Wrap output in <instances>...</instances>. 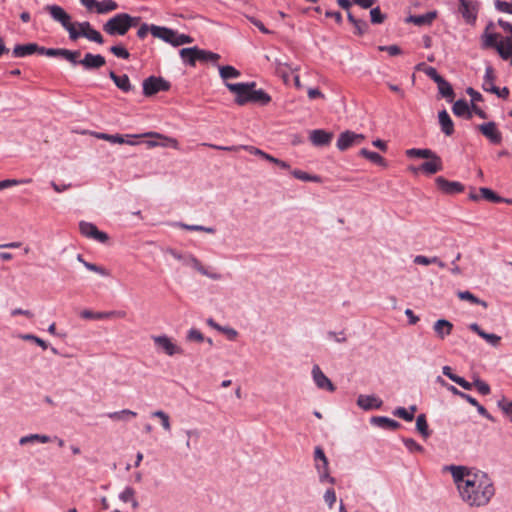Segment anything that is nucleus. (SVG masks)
Listing matches in <instances>:
<instances>
[{
	"instance_id": "obj_1",
	"label": "nucleus",
	"mask_w": 512,
	"mask_h": 512,
	"mask_svg": "<svg viewBox=\"0 0 512 512\" xmlns=\"http://www.w3.org/2000/svg\"><path fill=\"white\" fill-rule=\"evenodd\" d=\"M462 500L469 506L481 507L487 505L495 494L491 478L482 471H477L466 484L459 485Z\"/></svg>"
},
{
	"instance_id": "obj_2",
	"label": "nucleus",
	"mask_w": 512,
	"mask_h": 512,
	"mask_svg": "<svg viewBox=\"0 0 512 512\" xmlns=\"http://www.w3.org/2000/svg\"><path fill=\"white\" fill-rule=\"evenodd\" d=\"M226 87L234 94V101L240 106L250 103L264 106L271 101V97L263 89H256L255 82L226 83Z\"/></svg>"
},
{
	"instance_id": "obj_3",
	"label": "nucleus",
	"mask_w": 512,
	"mask_h": 512,
	"mask_svg": "<svg viewBox=\"0 0 512 512\" xmlns=\"http://www.w3.org/2000/svg\"><path fill=\"white\" fill-rule=\"evenodd\" d=\"M139 17H131L127 13H120L110 18L103 26V30L109 35H125L127 31L136 26Z\"/></svg>"
},
{
	"instance_id": "obj_4",
	"label": "nucleus",
	"mask_w": 512,
	"mask_h": 512,
	"mask_svg": "<svg viewBox=\"0 0 512 512\" xmlns=\"http://www.w3.org/2000/svg\"><path fill=\"white\" fill-rule=\"evenodd\" d=\"M150 32L155 38H159L176 47L184 44H189L193 41V39L189 35L179 34L178 32L172 29L157 25H151Z\"/></svg>"
},
{
	"instance_id": "obj_5",
	"label": "nucleus",
	"mask_w": 512,
	"mask_h": 512,
	"mask_svg": "<svg viewBox=\"0 0 512 512\" xmlns=\"http://www.w3.org/2000/svg\"><path fill=\"white\" fill-rule=\"evenodd\" d=\"M168 252L176 260L181 261L184 265L190 266L198 271L201 275L206 276L212 280H220L222 275L217 272H211L203 266V264L192 254H181L174 249H169Z\"/></svg>"
},
{
	"instance_id": "obj_6",
	"label": "nucleus",
	"mask_w": 512,
	"mask_h": 512,
	"mask_svg": "<svg viewBox=\"0 0 512 512\" xmlns=\"http://www.w3.org/2000/svg\"><path fill=\"white\" fill-rule=\"evenodd\" d=\"M45 9L49 12L51 18L60 23L68 32L69 39L76 36L77 22H72L71 15L64 8L59 5H47Z\"/></svg>"
},
{
	"instance_id": "obj_7",
	"label": "nucleus",
	"mask_w": 512,
	"mask_h": 512,
	"mask_svg": "<svg viewBox=\"0 0 512 512\" xmlns=\"http://www.w3.org/2000/svg\"><path fill=\"white\" fill-rule=\"evenodd\" d=\"M80 37H84L98 44L104 43V38L101 33L94 29L88 21L77 22L76 36L71 37L70 40L76 41Z\"/></svg>"
},
{
	"instance_id": "obj_8",
	"label": "nucleus",
	"mask_w": 512,
	"mask_h": 512,
	"mask_svg": "<svg viewBox=\"0 0 512 512\" xmlns=\"http://www.w3.org/2000/svg\"><path fill=\"white\" fill-rule=\"evenodd\" d=\"M79 230L83 236L93 239L99 243H106L109 239L107 233L98 230L96 225L90 222L81 221L79 223Z\"/></svg>"
},
{
	"instance_id": "obj_9",
	"label": "nucleus",
	"mask_w": 512,
	"mask_h": 512,
	"mask_svg": "<svg viewBox=\"0 0 512 512\" xmlns=\"http://www.w3.org/2000/svg\"><path fill=\"white\" fill-rule=\"evenodd\" d=\"M169 87V83L163 78L151 76L143 82V93L146 96H151L160 91H166Z\"/></svg>"
},
{
	"instance_id": "obj_10",
	"label": "nucleus",
	"mask_w": 512,
	"mask_h": 512,
	"mask_svg": "<svg viewBox=\"0 0 512 512\" xmlns=\"http://www.w3.org/2000/svg\"><path fill=\"white\" fill-rule=\"evenodd\" d=\"M437 188L444 194L454 195L464 191V185L458 181H449L443 176L435 179Z\"/></svg>"
},
{
	"instance_id": "obj_11",
	"label": "nucleus",
	"mask_w": 512,
	"mask_h": 512,
	"mask_svg": "<svg viewBox=\"0 0 512 512\" xmlns=\"http://www.w3.org/2000/svg\"><path fill=\"white\" fill-rule=\"evenodd\" d=\"M415 173L422 171L427 175H432L443 170V163L441 158L434 153L426 162L422 163L419 168H411Z\"/></svg>"
},
{
	"instance_id": "obj_12",
	"label": "nucleus",
	"mask_w": 512,
	"mask_h": 512,
	"mask_svg": "<svg viewBox=\"0 0 512 512\" xmlns=\"http://www.w3.org/2000/svg\"><path fill=\"white\" fill-rule=\"evenodd\" d=\"M81 318L88 320H104L111 318H125L126 312L121 310H113L106 312H93L91 310H83L80 313Z\"/></svg>"
},
{
	"instance_id": "obj_13",
	"label": "nucleus",
	"mask_w": 512,
	"mask_h": 512,
	"mask_svg": "<svg viewBox=\"0 0 512 512\" xmlns=\"http://www.w3.org/2000/svg\"><path fill=\"white\" fill-rule=\"evenodd\" d=\"M153 341L159 349H162L169 356L183 353L182 348L173 343L166 335L154 336Z\"/></svg>"
},
{
	"instance_id": "obj_14",
	"label": "nucleus",
	"mask_w": 512,
	"mask_h": 512,
	"mask_svg": "<svg viewBox=\"0 0 512 512\" xmlns=\"http://www.w3.org/2000/svg\"><path fill=\"white\" fill-rule=\"evenodd\" d=\"M459 11L468 24H474L477 18L478 4L471 0L460 1Z\"/></svg>"
},
{
	"instance_id": "obj_15",
	"label": "nucleus",
	"mask_w": 512,
	"mask_h": 512,
	"mask_svg": "<svg viewBox=\"0 0 512 512\" xmlns=\"http://www.w3.org/2000/svg\"><path fill=\"white\" fill-rule=\"evenodd\" d=\"M313 381L319 389L334 391V385L331 380L323 373L318 365L312 368Z\"/></svg>"
},
{
	"instance_id": "obj_16",
	"label": "nucleus",
	"mask_w": 512,
	"mask_h": 512,
	"mask_svg": "<svg viewBox=\"0 0 512 512\" xmlns=\"http://www.w3.org/2000/svg\"><path fill=\"white\" fill-rule=\"evenodd\" d=\"M357 405L365 411L380 409L383 401L375 395H359Z\"/></svg>"
},
{
	"instance_id": "obj_17",
	"label": "nucleus",
	"mask_w": 512,
	"mask_h": 512,
	"mask_svg": "<svg viewBox=\"0 0 512 512\" xmlns=\"http://www.w3.org/2000/svg\"><path fill=\"white\" fill-rule=\"evenodd\" d=\"M106 63L105 58L100 54L86 53L84 58L79 61L86 70L98 69Z\"/></svg>"
},
{
	"instance_id": "obj_18",
	"label": "nucleus",
	"mask_w": 512,
	"mask_h": 512,
	"mask_svg": "<svg viewBox=\"0 0 512 512\" xmlns=\"http://www.w3.org/2000/svg\"><path fill=\"white\" fill-rule=\"evenodd\" d=\"M450 470L458 489L459 485L466 484V480L471 479L473 474H475V472L464 466H451Z\"/></svg>"
},
{
	"instance_id": "obj_19",
	"label": "nucleus",
	"mask_w": 512,
	"mask_h": 512,
	"mask_svg": "<svg viewBox=\"0 0 512 512\" xmlns=\"http://www.w3.org/2000/svg\"><path fill=\"white\" fill-rule=\"evenodd\" d=\"M493 26L492 23L487 25L484 33L481 36V47L482 49L495 48L497 50V45L499 40L501 39L500 35L494 32H490V28Z\"/></svg>"
},
{
	"instance_id": "obj_20",
	"label": "nucleus",
	"mask_w": 512,
	"mask_h": 512,
	"mask_svg": "<svg viewBox=\"0 0 512 512\" xmlns=\"http://www.w3.org/2000/svg\"><path fill=\"white\" fill-rule=\"evenodd\" d=\"M370 423L384 430H397L401 426L396 420L385 416H372Z\"/></svg>"
},
{
	"instance_id": "obj_21",
	"label": "nucleus",
	"mask_w": 512,
	"mask_h": 512,
	"mask_svg": "<svg viewBox=\"0 0 512 512\" xmlns=\"http://www.w3.org/2000/svg\"><path fill=\"white\" fill-rule=\"evenodd\" d=\"M433 329L438 338L444 339L450 335L453 330V324L445 319H439L434 323Z\"/></svg>"
},
{
	"instance_id": "obj_22",
	"label": "nucleus",
	"mask_w": 512,
	"mask_h": 512,
	"mask_svg": "<svg viewBox=\"0 0 512 512\" xmlns=\"http://www.w3.org/2000/svg\"><path fill=\"white\" fill-rule=\"evenodd\" d=\"M497 52L504 60H508L512 57V36L501 37L497 45Z\"/></svg>"
},
{
	"instance_id": "obj_23",
	"label": "nucleus",
	"mask_w": 512,
	"mask_h": 512,
	"mask_svg": "<svg viewBox=\"0 0 512 512\" xmlns=\"http://www.w3.org/2000/svg\"><path fill=\"white\" fill-rule=\"evenodd\" d=\"M40 46L36 43H28L23 45H16L13 49V55L18 58L32 55L33 53H39Z\"/></svg>"
},
{
	"instance_id": "obj_24",
	"label": "nucleus",
	"mask_w": 512,
	"mask_h": 512,
	"mask_svg": "<svg viewBox=\"0 0 512 512\" xmlns=\"http://www.w3.org/2000/svg\"><path fill=\"white\" fill-rule=\"evenodd\" d=\"M152 139L147 141L149 147L154 146H164V147H174L177 146V141L173 138L164 137L160 134H150Z\"/></svg>"
},
{
	"instance_id": "obj_25",
	"label": "nucleus",
	"mask_w": 512,
	"mask_h": 512,
	"mask_svg": "<svg viewBox=\"0 0 512 512\" xmlns=\"http://www.w3.org/2000/svg\"><path fill=\"white\" fill-rule=\"evenodd\" d=\"M332 139V133L326 130H312L310 140L316 146H323L328 144Z\"/></svg>"
},
{
	"instance_id": "obj_26",
	"label": "nucleus",
	"mask_w": 512,
	"mask_h": 512,
	"mask_svg": "<svg viewBox=\"0 0 512 512\" xmlns=\"http://www.w3.org/2000/svg\"><path fill=\"white\" fill-rule=\"evenodd\" d=\"M453 113L456 116L463 117V118H471L472 117V111L470 109V106L468 102L464 99L457 100L453 105Z\"/></svg>"
},
{
	"instance_id": "obj_27",
	"label": "nucleus",
	"mask_w": 512,
	"mask_h": 512,
	"mask_svg": "<svg viewBox=\"0 0 512 512\" xmlns=\"http://www.w3.org/2000/svg\"><path fill=\"white\" fill-rule=\"evenodd\" d=\"M436 18V12H428L423 15H411L408 17L407 21L411 22L417 26L430 25L433 20Z\"/></svg>"
},
{
	"instance_id": "obj_28",
	"label": "nucleus",
	"mask_w": 512,
	"mask_h": 512,
	"mask_svg": "<svg viewBox=\"0 0 512 512\" xmlns=\"http://www.w3.org/2000/svg\"><path fill=\"white\" fill-rule=\"evenodd\" d=\"M328 466V460L322 462H315V468L319 474V480L321 483H334V478L331 477L329 474Z\"/></svg>"
},
{
	"instance_id": "obj_29",
	"label": "nucleus",
	"mask_w": 512,
	"mask_h": 512,
	"mask_svg": "<svg viewBox=\"0 0 512 512\" xmlns=\"http://www.w3.org/2000/svg\"><path fill=\"white\" fill-rule=\"evenodd\" d=\"M358 154L360 156L364 157L365 159L369 160L373 164H376V165L381 166V167H386L387 166V163H386L385 159L380 154H378L377 152L370 151V150H368L366 148H362V149H360Z\"/></svg>"
},
{
	"instance_id": "obj_30",
	"label": "nucleus",
	"mask_w": 512,
	"mask_h": 512,
	"mask_svg": "<svg viewBox=\"0 0 512 512\" xmlns=\"http://www.w3.org/2000/svg\"><path fill=\"white\" fill-rule=\"evenodd\" d=\"M110 78L113 80L115 85L124 92H128L131 90V84L129 77L125 74L117 75L115 72L111 71L109 73Z\"/></svg>"
},
{
	"instance_id": "obj_31",
	"label": "nucleus",
	"mask_w": 512,
	"mask_h": 512,
	"mask_svg": "<svg viewBox=\"0 0 512 512\" xmlns=\"http://www.w3.org/2000/svg\"><path fill=\"white\" fill-rule=\"evenodd\" d=\"M463 399L470 403L472 406L476 407L478 413L488 419L491 422H495V418L487 411V409L481 405L474 397L469 394L463 396Z\"/></svg>"
},
{
	"instance_id": "obj_32",
	"label": "nucleus",
	"mask_w": 512,
	"mask_h": 512,
	"mask_svg": "<svg viewBox=\"0 0 512 512\" xmlns=\"http://www.w3.org/2000/svg\"><path fill=\"white\" fill-rule=\"evenodd\" d=\"M219 74L220 77L225 81V84L228 83L227 81L229 79H236L241 75L239 70L230 65L219 66Z\"/></svg>"
},
{
	"instance_id": "obj_33",
	"label": "nucleus",
	"mask_w": 512,
	"mask_h": 512,
	"mask_svg": "<svg viewBox=\"0 0 512 512\" xmlns=\"http://www.w3.org/2000/svg\"><path fill=\"white\" fill-rule=\"evenodd\" d=\"M50 441H52V438L50 436H48V435L29 434V435L21 437L20 440H19V444L20 445H26L28 443H34V442L48 443Z\"/></svg>"
},
{
	"instance_id": "obj_34",
	"label": "nucleus",
	"mask_w": 512,
	"mask_h": 512,
	"mask_svg": "<svg viewBox=\"0 0 512 512\" xmlns=\"http://www.w3.org/2000/svg\"><path fill=\"white\" fill-rule=\"evenodd\" d=\"M416 430L427 439L431 435L425 414H420L416 418Z\"/></svg>"
},
{
	"instance_id": "obj_35",
	"label": "nucleus",
	"mask_w": 512,
	"mask_h": 512,
	"mask_svg": "<svg viewBox=\"0 0 512 512\" xmlns=\"http://www.w3.org/2000/svg\"><path fill=\"white\" fill-rule=\"evenodd\" d=\"M180 57L183 62L194 66L197 61L196 47L183 48L180 50Z\"/></svg>"
},
{
	"instance_id": "obj_36",
	"label": "nucleus",
	"mask_w": 512,
	"mask_h": 512,
	"mask_svg": "<svg viewBox=\"0 0 512 512\" xmlns=\"http://www.w3.org/2000/svg\"><path fill=\"white\" fill-rule=\"evenodd\" d=\"M409 410L408 411L406 408L404 407H398L396 408L394 411H393V414L399 418H402L403 420L405 421H412L414 419V413L416 412L417 410V407L416 405H411L409 407Z\"/></svg>"
},
{
	"instance_id": "obj_37",
	"label": "nucleus",
	"mask_w": 512,
	"mask_h": 512,
	"mask_svg": "<svg viewBox=\"0 0 512 512\" xmlns=\"http://www.w3.org/2000/svg\"><path fill=\"white\" fill-rule=\"evenodd\" d=\"M435 152L430 149L411 148L405 151L408 158H424L429 159Z\"/></svg>"
},
{
	"instance_id": "obj_38",
	"label": "nucleus",
	"mask_w": 512,
	"mask_h": 512,
	"mask_svg": "<svg viewBox=\"0 0 512 512\" xmlns=\"http://www.w3.org/2000/svg\"><path fill=\"white\" fill-rule=\"evenodd\" d=\"M483 88L486 91L493 92L500 98H506L509 95V89L504 87L502 89L496 87L491 79H486L483 83Z\"/></svg>"
},
{
	"instance_id": "obj_39",
	"label": "nucleus",
	"mask_w": 512,
	"mask_h": 512,
	"mask_svg": "<svg viewBox=\"0 0 512 512\" xmlns=\"http://www.w3.org/2000/svg\"><path fill=\"white\" fill-rule=\"evenodd\" d=\"M291 174L293 177H295L298 180L305 181V182H316L320 183L322 181L321 177L318 175H312L307 172H304L299 169L291 170Z\"/></svg>"
},
{
	"instance_id": "obj_40",
	"label": "nucleus",
	"mask_w": 512,
	"mask_h": 512,
	"mask_svg": "<svg viewBox=\"0 0 512 512\" xmlns=\"http://www.w3.org/2000/svg\"><path fill=\"white\" fill-rule=\"evenodd\" d=\"M118 8V4L114 0H102L98 1L96 11L98 14H106L115 11Z\"/></svg>"
},
{
	"instance_id": "obj_41",
	"label": "nucleus",
	"mask_w": 512,
	"mask_h": 512,
	"mask_svg": "<svg viewBox=\"0 0 512 512\" xmlns=\"http://www.w3.org/2000/svg\"><path fill=\"white\" fill-rule=\"evenodd\" d=\"M136 416H137V413L132 410H129V409H123L121 411L107 413V417H109L112 420H117V421L128 420L129 417L134 418Z\"/></svg>"
},
{
	"instance_id": "obj_42",
	"label": "nucleus",
	"mask_w": 512,
	"mask_h": 512,
	"mask_svg": "<svg viewBox=\"0 0 512 512\" xmlns=\"http://www.w3.org/2000/svg\"><path fill=\"white\" fill-rule=\"evenodd\" d=\"M457 296L461 299V300H467L469 302H471L472 304H477V305H481L483 306L484 308H487L488 304L487 302H485L484 300H481L479 298H477L474 294H472L470 291H459L457 293Z\"/></svg>"
},
{
	"instance_id": "obj_43",
	"label": "nucleus",
	"mask_w": 512,
	"mask_h": 512,
	"mask_svg": "<svg viewBox=\"0 0 512 512\" xmlns=\"http://www.w3.org/2000/svg\"><path fill=\"white\" fill-rule=\"evenodd\" d=\"M479 192L481 194V198L493 202V203H500L503 202L504 199L497 195L494 191H492L489 188L482 187L479 189Z\"/></svg>"
},
{
	"instance_id": "obj_44",
	"label": "nucleus",
	"mask_w": 512,
	"mask_h": 512,
	"mask_svg": "<svg viewBox=\"0 0 512 512\" xmlns=\"http://www.w3.org/2000/svg\"><path fill=\"white\" fill-rule=\"evenodd\" d=\"M197 61H217L220 58L219 54L202 50L196 47Z\"/></svg>"
},
{
	"instance_id": "obj_45",
	"label": "nucleus",
	"mask_w": 512,
	"mask_h": 512,
	"mask_svg": "<svg viewBox=\"0 0 512 512\" xmlns=\"http://www.w3.org/2000/svg\"><path fill=\"white\" fill-rule=\"evenodd\" d=\"M352 145V133L350 132V130H346L345 132H343L338 141H337V146L340 150H345L347 149L348 147H350Z\"/></svg>"
},
{
	"instance_id": "obj_46",
	"label": "nucleus",
	"mask_w": 512,
	"mask_h": 512,
	"mask_svg": "<svg viewBox=\"0 0 512 512\" xmlns=\"http://www.w3.org/2000/svg\"><path fill=\"white\" fill-rule=\"evenodd\" d=\"M437 86H438V90H439V93L445 97V98H450L453 96V89H452V86L444 79L442 78L438 83H437Z\"/></svg>"
},
{
	"instance_id": "obj_47",
	"label": "nucleus",
	"mask_w": 512,
	"mask_h": 512,
	"mask_svg": "<svg viewBox=\"0 0 512 512\" xmlns=\"http://www.w3.org/2000/svg\"><path fill=\"white\" fill-rule=\"evenodd\" d=\"M31 182H32L31 178H26V179H5V180L0 181V186H1V190H3V189H6V188H9V187H12V186L28 184V183H31Z\"/></svg>"
},
{
	"instance_id": "obj_48",
	"label": "nucleus",
	"mask_w": 512,
	"mask_h": 512,
	"mask_svg": "<svg viewBox=\"0 0 512 512\" xmlns=\"http://www.w3.org/2000/svg\"><path fill=\"white\" fill-rule=\"evenodd\" d=\"M83 265L86 269H88L89 271H92V272H95L103 277H108L110 276V272L102 267V266H98L94 263H90V262H87V261H83Z\"/></svg>"
},
{
	"instance_id": "obj_49",
	"label": "nucleus",
	"mask_w": 512,
	"mask_h": 512,
	"mask_svg": "<svg viewBox=\"0 0 512 512\" xmlns=\"http://www.w3.org/2000/svg\"><path fill=\"white\" fill-rule=\"evenodd\" d=\"M180 227L185 229V230L201 231V232H206L208 234H214L216 232L215 228H213V227H206V226H202V225H189V224L181 223Z\"/></svg>"
},
{
	"instance_id": "obj_50",
	"label": "nucleus",
	"mask_w": 512,
	"mask_h": 512,
	"mask_svg": "<svg viewBox=\"0 0 512 512\" xmlns=\"http://www.w3.org/2000/svg\"><path fill=\"white\" fill-rule=\"evenodd\" d=\"M482 134L493 144H499L502 136L500 130H480Z\"/></svg>"
},
{
	"instance_id": "obj_51",
	"label": "nucleus",
	"mask_w": 512,
	"mask_h": 512,
	"mask_svg": "<svg viewBox=\"0 0 512 512\" xmlns=\"http://www.w3.org/2000/svg\"><path fill=\"white\" fill-rule=\"evenodd\" d=\"M79 56H80L79 51H71V50L64 49V48H63L62 54H61V57H63L64 59H66L73 65L79 64V61H80V60H78Z\"/></svg>"
},
{
	"instance_id": "obj_52",
	"label": "nucleus",
	"mask_w": 512,
	"mask_h": 512,
	"mask_svg": "<svg viewBox=\"0 0 512 512\" xmlns=\"http://www.w3.org/2000/svg\"><path fill=\"white\" fill-rule=\"evenodd\" d=\"M152 416L157 417L161 420V424H162V427L164 428V430H166V431L171 430L170 418H169L168 414H166L164 411H162V410L155 411L152 413Z\"/></svg>"
},
{
	"instance_id": "obj_53",
	"label": "nucleus",
	"mask_w": 512,
	"mask_h": 512,
	"mask_svg": "<svg viewBox=\"0 0 512 512\" xmlns=\"http://www.w3.org/2000/svg\"><path fill=\"white\" fill-rule=\"evenodd\" d=\"M19 338L25 341H32L39 345L43 350H46L48 348V344L41 338L37 337L33 334H20Z\"/></svg>"
},
{
	"instance_id": "obj_54",
	"label": "nucleus",
	"mask_w": 512,
	"mask_h": 512,
	"mask_svg": "<svg viewBox=\"0 0 512 512\" xmlns=\"http://www.w3.org/2000/svg\"><path fill=\"white\" fill-rule=\"evenodd\" d=\"M370 20L373 24H381L385 20V15L382 14L379 7H375L370 10Z\"/></svg>"
},
{
	"instance_id": "obj_55",
	"label": "nucleus",
	"mask_w": 512,
	"mask_h": 512,
	"mask_svg": "<svg viewBox=\"0 0 512 512\" xmlns=\"http://www.w3.org/2000/svg\"><path fill=\"white\" fill-rule=\"evenodd\" d=\"M403 443L410 452L424 451V448L412 438H403Z\"/></svg>"
},
{
	"instance_id": "obj_56",
	"label": "nucleus",
	"mask_w": 512,
	"mask_h": 512,
	"mask_svg": "<svg viewBox=\"0 0 512 512\" xmlns=\"http://www.w3.org/2000/svg\"><path fill=\"white\" fill-rule=\"evenodd\" d=\"M480 337L483 338L487 343L493 347H497L500 344L501 337L493 333H480Z\"/></svg>"
},
{
	"instance_id": "obj_57",
	"label": "nucleus",
	"mask_w": 512,
	"mask_h": 512,
	"mask_svg": "<svg viewBox=\"0 0 512 512\" xmlns=\"http://www.w3.org/2000/svg\"><path fill=\"white\" fill-rule=\"evenodd\" d=\"M473 387H475L482 395H488L491 392L490 386L479 378L475 379L473 382Z\"/></svg>"
},
{
	"instance_id": "obj_58",
	"label": "nucleus",
	"mask_w": 512,
	"mask_h": 512,
	"mask_svg": "<svg viewBox=\"0 0 512 512\" xmlns=\"http://www.w3.org/2000/svg\"><path fill=\"white\" fill-rule=\"evenodd\" d=\"M134 497L135 490L130 486L125 487L124 490L119 494V499L125 503H129L131 500H133Z\"/></svg>"
},
{
	"instance_id": "obj_59",
	"label": "nucleus",
	"mask_w": 512,
	"mask_h": 512,
	"mask_svg": "<svg viewBox=\"0 0 512 512\" xmlns=\"http://www.w3.org/2000/svg\"><path fill=\"white\" fill-rule=\"evenodd\" d=\"M438 119L442 128H452L453 123L446 110L439 112Z\"/></svg>"
},
{
	"instance_id": "obj_60",
	"label": "nucleus",
	"mask_w": 512,
	"mask_h": 512,
	"mask_svg": "<svg viewBox=\"0 0 512 512\" xmlns=\"http://www.w3.org/2000/svg\"><path fill=\"white\" fill-rule=\"evenodd\" d=\"M110 51L118 58L128 59L130 54L126 48L121 45H115L110 48Z\"/></svg>"
},
{
	"instance_id": "obj_61",
	"label": "nucleus",
	"mask_w": 512,
	"mask_h": 512,
	"mask_svg": "<svg viewBox=\"0 0 512 512\" xmlns=\"http://www.w3.org/2000/svg\"><path fill=\"white\" fill-rule=\"evenodd\" d=\"M63 48H45L41 47L39 49V54L46 55L48 57H56L61 56Z\"/></svg>"
},
{
	"instance_id": "obj_62",
	"label": "nucleus",
	"mask_w": 512,
	"mask_h": 512,
	"mask_svg": "<svg viewBox=\"0 0 512 512\" xmlns=\"http://www.w3.org/2000/svg\"><path fill=\"white\" fill-rule=\"evenodd\" d=\"M241 148L246 150L250 154L255 155L261 159H265V156L267 155V153L265 151L255 147V146L243 145V146H241Z\"/></svg>"
},
{
	"instance_id": "obj_63",
	"label": "nucleus",
	"mask_w": 512,
	"mask_h": 512,
	"mask_svg": "<svg viewBox=\"0 0 512 512\" xmlns=\"http://www.w3.org/2000/svg\"><path fill=\"white\" fill-rule=\"evenodd\" d=\"M495 7L501 12L512 14V1L506 2V1L497 0L495 2Z\"/></svg>"
},
{
	"instance_id": "obj_64",
	"label": "nucleus",
	"mask_w": 512,
	"mask_h": 512,
	"mask_svg": "<svg viewBox=\"0 0 512 512\" xmlns=\"http://www.w3.org/2000/svg\"><path fill=\"white\" fill-rule=\"evenodd\" d=\"M324 500L330 508L333 507L336 502V494L334 489L330 488L326 490L324 493Z\"/></svg>"
}]
</instances>
